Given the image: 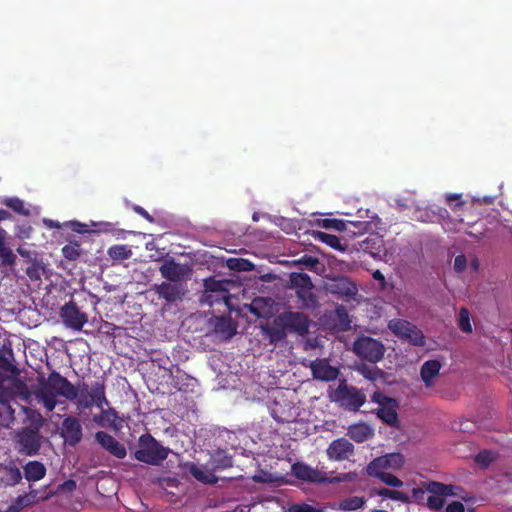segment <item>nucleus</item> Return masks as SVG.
Wrapping results in <instances>:
<instances>
[{
	"label": "nucleus",
	"mask_w": 512,
	"mask_h": 512,
	"mask_svg": "<svg viewBox=\"0 0 512 512\" xmlns=\"http://www.w3.org/2000/svg\"><path fill=\"white\" fill-rule=\"evenodd\" d=\"M33 393L49 413L56 408L58 397H64L69 401L77 400L80 409H90L94 405L102 408L103 404L108 405L104 380L94 382L89 391V386L85 382L76 387L57 371H52L46 378H38V388Z\"/></svg>",
	"instance_id": "nucleus-1"
},
{
	"label": "nucleus",
	"mask_w": 512,
	"mask_h": 512,
	"mask_svg": "<svg viewBox=\"0 0 512 512\" xmlns=\"http://www.w3.org/2000/svg\"><path fill=\"white\" fill-rule=\"evenodd\" d=\"M47 469L40 461H29L23 466L24 478L28 482H37L46 476Z\"/></svg>",
	"instance_id": "nucleus-21"
},
{
	"label": "nucleus",
	"mask_w": 512,
	"mask_h": 512,
	"mask_svg": "<svg viewBox=\"0 0 512 512\" xmlns=\"http://www.w3.org/2000/svg\"><path fill=\"white\" fill-rule=\"evenodd\" d=\"M206 286L210 289V290H216V287H210L208 284H206Z\"/></svg>",
	"instance_id": "nucleus-63"
},
{
	"label": "nucleus",
	"mask_w": 512,
	"mask_h": 512,
	"mask_svg": "<svg viewBox=\"0 0 512 512\" xmlns=\"http://www.w3.org/2000/svg\"><path fill=\"white\" fill-rule=\"evenodd\" d=\"M312 236L315 240L325 243L326 245L335 250H344V247L341 245L340 239L336 235L322 231H313Z\"/></svg>",
	"instance_id": "nucleus-29"
},
{
	"label": "nucleus",
	"mask_w": 512,
	"mask_h": 512,
	"mask_svg": "<svg viewBox=\"0 0 512 512\" xmlns=\"http://www.w3.org/2000/svg\"><path fill=\"white\" fill-rule=\"evenodd\" d=\"M104 406H107V405H106V404H103V406H102V407H104ZM100 409L102 410V413H101V414H102V416H103V417H107L108 419H109L110 417H113V418H116V417H117V412H116V410H115V409H113V408H108V409H106V410H105V409H103V408H100Z\"/></svg>",
	"instance_id": "nucleus-56"
},
{
	"label": "nucleus",
	"mask_w": 512,
	"mask_h": 512,
	"mask_svg": "<svg viewBox=\"0 0 512 512\" xmlns=\"http://www.w3.org/2000/svg\"><path fill=\"white\" fill-rule=\"evenodd\" d=\"M365 504V499L359 496H351L339 502V509L343 511H355L362 508Z\"/></svg>",
	"instance_id": "nucleus-34"
},
{
	"label": "nucleus",
	"mask_w": 512,
	"mask_h": 512,
	"mask_svg": "<svg viewBox=\"0 0 512 512\" xmlns=\"http://www.w3.org/2000/svg\"><path fill=\"white\" fill-rule=\"evenodd\" d=\"M14 387L22 399L27 400L30 397L31 392L29 391L28 386L22 380H16Z\"/></svg>",
	"instance_id": "nucleus-47"
},
{
	"label": "nucleus",
	"mask_w": 512,
	"mask_h": 512,
	"mask_svg": "<svg viewBox=\"0 0 512 512\" xmlns=\"http://www.w3.org/2000/svg\"><path fill=\"white\" fill-rule=\"evenodd\" d=\"M3 380L4 377L0 378V404L8 407L13 412L10 403L14 399V393L10 388L3 385Z\"/></svg>",
	"instance_id": "nucleus-41"
},
{
	"label": "nucleus",
	"mask_w": 512,
	"mask_h": 512,
	"mask_svg": "<svg viewBox=\"0 0 512 512\" xmlns=\"http://www.w3.org/2000/svg\"><path fill=\"white\" fill-rule=\"evenodd\" d=\"M291 473L294 477L301 481L315 483V484H327V483H339L344 481H352L356 474L345 473L340 474L337 477L330 478L327 474L317 468H313L304 462H296L291 466Z\"/></svg>",
	"instance_id": "nucleus-3"
},
{
	"label": "nucleus",
	"mask_w": 512,
	"mask_h": 512,
	"mask_svg": "<svg viewBox=\"0 0 512 512\" xmlns=\"http://www.w3.org/2000/svg\"><path fill=\"white\" fill-rule=\"evenodd\" d=\"M77 487L76 481L73 479H68L64 481L63 483L59 484L58 491H67V492H73Z\"/></svg>",
	"instance_id": "nucleus-51"
},
{
	"label": "nucleus",
	"mask_w": 512,
	"mask_h": 512,
	"mask_svg": "<svg viewBox=\"0 0 512 512\" xmlns=\"http://www.w3.org/2000/svg\"><path fill=\"white\" fill-rule=\"evenodd\" d=\"M347 434L355 442L362 443L373 435V431L369 425L365 423H357L349 426Z\"/></svg>",
	"instance_id": "nucleus-26"
},
{
	"label": "nucleus",
	"mask_w": 512,
	"mask_h": 512,
	"mask_svg": "<svg viewBox=\"0 0 512 512\" xmlns=\"http://www.w3.org/2000/svg\"><path fill=\"white\" fill-rule=\"evenodd\" d=\"M331 292L341 297L352 298L357 293V287L348 278L342 277L331 286Z\"/></svg>",
	"instance_id": "nucleus-25"
},
{
	"label": "nucleus",
	"mask_w": 512,
	"mask_h": 512,
	"mask_svg": "<svg viewBox=\"0 0 512 512\" xmlns=\"http://www.w3.org/2000/svg\"><path fill=\"white\" fill-rule=\"evenodd\" d=\"M163 278L170 282L182 283L190 273V269L186 265L176 262L174 259L165 260L159 268Z\"/></svg>",
	"instance_id": "nucleus-13"
},
{
	"label": "nucleus",
	"mask_w": 512,
	"mask_h": 512,
	"mask_svg": "<svg viewBox=\"0 0 512 512\" xmlns=\"http://www.w3.org/2000/svg\"><path fill=\"white\" fill-rule=\"evenodd\" d=\"M102 225H103V231H105V232L113 231L112 223L104 222V223H102Z\"/></svg>",
	"instance_id": "nucleus-60"
},
{
	"label": "nucleus",
	"mask_w": 512,
	"mask_h": 512,
	"mask_svg": "<svg viewBox=\"0 0 512 512\" xmlns=\"http://www.w3.org/2000/svg\"><path fill=\"white\" fill-rule=\"evenodd\" d=\"M59 316L62 323L74 331H81L84 325L88 322V316L85 312L81 311L76 302L70 300L65 303L59 311Z\"/></svg>",
	"instance_id": "nucleus-9"
},
{
	"label": "nucleus",
	"mask_w": 512,
	"mask_h": 512,
	"mask_svg": "<svg viewBox=\"0 0 512 512\" xmlns=\"http://www.w3.org/2000/svg\"><path fill=\"white\" fill-rule=\"evenodd\" d=\"M260 302H262V299H255V300L252 302V304L250 305V312H251L252 314H254L255 316H257V317H261V316H262L261 312H260V311L258 310V308H257V305H258V303H260Z\"/></svg>",
	"instance_id": "nucleus-57"
},
{
	"label": "nucleus",
	"mask_w": 512,
	"mask_h": 512,
	"mask_svg": "<svg viewBox=\"0 0 512 512\" xmlns=\"http://www.w3.org/2000/svg\"><path fill=\"white\" fill-rule=\"evenodd\" d=\"M159 299L167 303H176L182 301L187 293V288L183 283L164 281L155 284L152 288Z\"/></svg>",
	"instance_id": "nucleus-11"
},
{
	"label": "nucleus",
	"mask_w": 512,
	"mask_h": 512,
	"mask_svg": "<svg viewBox=\"0 0 512 512\" xmlns=\"http://www.w3.org/2000/svg\"><path fill=\"white\" fill-rule=\"evenodd\" d=\"M1 481L6 486H16L23 478L20 468L10 459L0 464Z\"/></svg>",
	"instance_id": "nucleus-18"
},
{
	"label": "nucleus",
	"mask_w": 512,
	"mask_h": 512,
	"mask_svg": "<svg viewBox=\"0 0 512 512\" xmlns=\"http://www.w3.org/2000/svg\"><path fill=\"white\" fill-rule=\"evenodd\" d=\"M335 312H336L337 319L340 323V328L342 330L349 329L350 328V320H349V316H348L346 309L343 306H340V307L336 308Z\"/></svg>",
	"instance_id": "nucleus-43"
},
{
	"label": "nucleus",
	"mask_w": 512,
	"mask_h": 512,
	"mask_svg": "<svg viewBox=\"0 0 512 512\" xmlns=\"http://www.w3.org/2000/svg\"><path fill=\"white\" fill-rule=\"evenodd\" d=\"M236 323L231 317H217L214 323V331L224 339H230L236 334Z\"/></svg>",
	"instance_id": "nucleus-22"
},
{
	"label": "nucleus",
	"mask_w": 512,
	"mask_h": 512,
	"mask_svg": "<svg viewBox=\"0 0 512 512\" xmlns=\"http://www.w3.org/2000/svg\"><path fill=\"white\" fill-rule=\"evenodd\" d=\"M461 195L460 194H449L446 197L447 203L452 207L453 210H455L458 207H461L463 205V202L460 201Z\"/></svg>",
	"instance_id": "nucleus-49"
},
{
	"label": "nucleus",
	"mask_w": 512,
	"mask_h": 512,
	"mask_svg": "<svg viewBox=\"0 0 512 512\" xmlns=\"http://www.w3.org/2000/svg\"><path fill=\"white\" fill-rule=\"evenodd\" d=\"M296 296L303 308L313 309L318 306L317 296L312 292V289L296 290Z\"/></svg>",
	"instance_id": "nucleus-30"
},
{
	"label": "nucleus",
	"mask_w": 512,
	"mask_h": 512,
	"mask_svg": "<svg viewBox=\"0 0 512 512\" xmlns=\"http://www.w3.org/2000/svg\"><path fill=\"white\" fill-rule=\"evenodd\" d=\"M11 217V214L3 209H0V221L6 220Z\"/></svg>",
	"instance_id": "nucleus-59"
},
{
	"label": "nucleus",
	"mask_w": 512,
	"mask_h": 512,
	"mask_svg": "<svg viewBox=\"0 0 512 512\" xmlns=\"http://www.w3.org/2000/svg\"><path fill=\"white\" fill-rule=\"evenodd\" d=\"M375 495L382 498H387L395 501L408 502L409 498L407 494L398 490H392L388 488H378L374 491Z\"/></svg>",
	"instance_id": "nucleus-33"
},
{
	"label": "nucleus",
	"mask_w": 512,
	"mask_h": 512,
	"mask_svg": "<svg viewBox=\"0 0 512 512\" xmlns=\"http://www.w3.org/2000/svg\"><path fill=\"white\" fill-rule=\"evenodd\" d=\"M333 399L349 410L358 411L366 402V395L358 388L342 382L334 391Z\"/></svg>",
	"instance_id": "nucleus-7"
},
{
	"label": "nucleus",
	"mask_w": 512,
	"mask_h": 512,
	"mask_svg": "<svg viewBox=\"0 0 512 512\" xmlns=\"http://www.w3.org/2000/svg\"><path fill=\"white\" fill-rule=\"evenodd\" d=\"M440 369L441 363L438 360H428L423 363L420 375L426 387H431L434 384L433 379L439 375Z\"/></svg>",
	"instance_id": "nucleus-24"
},
{
	"label": "nucleus",
	"mask_w": 512,
	"mask_h": 512,
	"mask_svg": "<svg viewBox=\"0 0 512 512\" xmlns=\"http://www.w3.org/2000/svg\"><path fill=\"white\" fill-rule=\"evenodd\" d=\"M301 262L310 269L315 268L319 264L318 258L308 255H304L301 259Z\"/></svg>",
	"instance_id": "nucleus-54"
},
{
	"label": "nucleus",
	"mask_w": 512,
	"mask_h": 512,
	"mask_svg": "<svg viewBox=\"0 0 512 512\" xmlns=\"http://www.w3.org/2000/svg\"><path fill=\"white\" fill-rule=\"evenodd\" d=\"M170 452V448L163 446L150 433H144L138 438V448L133 453V458L148 465L159 466Z\"/></svg>",
	"instance_id": "nucleus-2"
},
{
	"label": "nucleus",
	"mask_w": 512,
	"mask_h": 512,
	"mask_svg": "<svg viewBox=\"0 0 512 512\" xmlns=\"http://www.w3.org/2000/svg\"><path fill=\"white\" fill-rule=\"evenodd\" d=\"M3 204L20 215L28 216L30 214L29 209L25 207L24 201L17 197L7 198L3 201Z\"/></svg>",
	"instance_id": "nucleus-36"
},
{
	"label": "nucleus",
	"mask_w": 512,
	"mask_h": 512,
	"mask_svg": "<svg viewBox=\"0 0 512 512\" xmlns=\"http://www.w3.org/2000/svg\"><path fill=\"white\" fill-rule=\"evenodd\" d=\"M291 286L296 290L313 289V283L310 276L306 273H292L290 275Z\"/></svg>",
	"instance_id": "nucleus-31"
},
{
	"label": "nucleus",
	"mask_w": 512,
	"mask_h": 512,
	"mask_svg": "<svg viewBox=\"0 0 512 512\" xmlns=\"http://www.w3.org/2000/svg\"><path fill=\"white\" fill-rule=\"evenodd\" d=\"M61 435L70 446L77 445L82 439V426L79 419L67 416L62 422Z\"/></svg>",
	"instance_id": "nucleus-14"
},
{
	"label": "nucleus",
	"mask_w": 512,
	"mask_h": 512,
	"mask_svg": "<svg viewBox=\"0 0 512 512\" xmlns=\"http://www.w3.org/2000/svg\"><path fill=\"white\" fill-rule=\"evenodd\" d=\"M494 460H495V455L493 452H491L489 450L480 451L475 456V462L484 468L488 467L492 462H494Z\"/></svg>",
	"instance_id": "nucleus-42"
},
{
	"label": "nucleus",
	"mask_w": 512,
	"mask_h": 512,
	"mask_svg": "<svg viewBox=\"0 0 512 512\" xmlns=\"http://www.w3.org/2000/svg\"><path fill=\"white\" fill-rule=\"evenodd\" d=\"M0 371H4L11 374L18 373V369L14 364V353L11 344H3L0 348ZM3 377L0 372V378Z\"/></svg>",
	"instance_id": "nucleus-20"
},
{
	"label": "nucleus",
	"mask_w": 512,
	"mask_h": 512,
	"mask_svg": "<svg viewBox=\"0 0 512 512\" xmlns=\"http://www.w3.org/2000/svg\"><path fill=\"white\" fill-rule=\"evenodd\" d=\"M445 504L443 497L430 495L427 498V507L432 511H440Z\"/></svg>",
	"instance_id": "nucleus-46"
},
{
	"label": "nucleus",
	"mask_w": 512,
	"mask_h": 512,
	"mask_svg": "<svg viewBox=\"0 0 512 512\" xmlns=\"http://www.w3.org/2000/svg\"><path fill=\"white\" fill-rule=\"evenodd\" d=\"M35 497L36 492L34 491H31L30 494L19 495L4 512H21L34 502Z\"/></svg>",
	"instance_id": "nucleus-27"
},
{
	"label": "nucleus",
	"mask_w": 512,
	"mask_h": 512,
	"mask_svg": "<svg viewBox=\"0 0 512 512\" xmlns=\"http://www.w3.org/2000/svg\"><path fill=\"white\" fill-rule=\"evenodd\" d=\"M459 489L460 488L455 485L445 484L444 497L445 496H457L458 493L456 490H459Z\"/></svg>",
	"instance_id": "nucleus-55"
},
{
	"label": "nucleus",
	"mask_w": 512,
	"mask_h": 512,
	"mask_svg": "<svg viewBox=\"0 0 512 512\" xmlns=\"http://www.w3.org/2000/svg\"><path fill=\"white\" fill-rule=\"evenodd\" d=\"M108 256L112 260H126L132 256V251L127 245H113L109 247Z\"/></svg>",
	"instance_id": "nucleus-32"
},
{
	"label": "nucleus",
	"mask_w": 512,
	"mask_h": 512,
	"mask_svg": "<svg viewBox=\"0 0 512 512\" xmlns=\"http://www.w3.org/2000/svg\"><path fill=\"white\" fill-rule=\"evenodd\" d=\"M388 328L399 338L414 346L425 345L423 332L413 323L404 319H393L388 323Z\"/></svg>",
	"instance_id": "nucleus-5"
},
{
	"label": "nucleus",
	"mask_w": 512,
	"mask_h": 512,
	"mask_svg": "<svg viewBox=\"0 0 512 512\" xmlns=\"http://www.w3.org/2000/svg\"><path fill=\"white\" fill-rule=\"evenodd\" d=\"M373 400L379 404L377 416L386 424L396 426L398 423L397 402L395 399L375 393Z\"/></svg>",
	"instance_id": "nucleus-12"
},
{
	"label": "nucleus",
	"mask_w": 512,
	"mask_h": 512,
	"mask_svg": "<svg viewBox=\"0 0 512 512\" xmlns=\"http://www.w3.org/2000/svg\"><path fill=\"white\" fill-rule=\"evenodd\" d=\"M345 233L350 237L362 235L372 229L369 221H346Z\"/></svg>",
	"instance_id": "nucleus-28"
},
{
	"label": "nucleus",
	"mask_w": 512,
	"mask_h": 512,
	"mask_svg": "<svg viewBox=\"0 0 512 512\" xmlns=\"http://www.w3.org/2000/svg\"><path fill=\"white\" fill-rule=\"evenodd\" d=\"M405 464V457L399 452L387 453L374 458L365 468L366 475L381 472H396Z\"/></svg>",
	"instance_id": "nucleus-6"
},
{
	"label": "nucleus",
	"mask_w": 512,
	"mask_h": 512,
	"mask_svg": "<svg viewBox=\"0 0 512 512\" xmlns=\"http://www.w3.org/2000/svg\"><path fill=\"white\" fill-rule=\"evenodd\" d=\"M310 368L313 377L321 381H333L339 374L338 368L331 366L328 359H316L311 362Z\"/></svg>",
	"instance_id": "nucleus-17"
},
{
	"label": "nucleus",
	"mask_w": 512,
	"mask_h": 512,
	"mask_svg": "<svg viewBox=\"0 0 512 512\" xmlns=\"http://www.w3.org/2000/svg\"><path fill=\"white\" fill-rule=\"evenodd\" d=\"M232 464H231V460L230 459H226L225 462L223 463L222 467L223 468H226V467H230Z\"/></svg>",
	"instance_id": "nucleus-61"
},
{
	"label": "nucleus",
	"mask_w": 512,
	"mask_h": 512,
	"mask_svg": "<svg viewBox=\"0 0 512 512\" xmlns=\"http://www.w3.org/2000/svg\"><path fill=\"white\" fill-rule=\"evenodd\" d=\"M100 418H101V416H99V417H98V416H95V417H94V421H95V422H99V421H100Z\"/></svg>",
	"instance_id": "nucleus-62"
},
{
	"label": "nucleus",
	"mask_w": 512,
	"mask_h": 512,
	"mask_svg": "<svg viewBox=\"0 0 512 512\" xmlns=\"http://www.w3.org/2000/svg\"><path fill=\"white\" fill-rule=\"evenodd\" d=\"M277 323L284 326L287 333L304 336L309 331L310 319L302 312L284 311L277 316Z\"/></svg>",
	"instance_id": "nucleus-8"
},
{
	"label": "nucleus",
	"mask_w": 512,
	"mask_h": 512,
	"mask_svg": "<svg viewBox=\"0 0 512 512\" xmlns=\"http://www.w3.org/2000/svg\"><path fill=\"white\" fill-rule=\"evenodd\" d=\"M446 512H465V507L460 501H453L447 505Z\"/></svg>",
	"instance_id": "nucleus-53"
},
{
	"label": "nucleus",
	"mask_w": 512,
	"mask_h": 512,
	"mask_svg": "<svg viewBox=\"0 0 512 512\" xmlns=\"http://www.w3.org/2000/svg\"><path fill=\"white\" fill-rule=\"evenodd\" d=\"M186 470L193 478L203 484H215L218 481V478L214 473L207 471L204 467L195 463H187Z\"/></svg>",
	"instance_id": "nucleus-23"
},
{
	"label": "nucleus",
	"mask_w": 512,
	"mask_h": 512,
	"mask_svg": "<svg viewBox=\"0 0 512 512\" xmlns=\"http://www.w3.org/2000/svg\"><path fill=\"white\" fill-rule=\"evenodd\" d=\"M82 253L80 244L77 242L69 243L62 248L63 256L68 260H77Z\"/></svg>",
	"instance_id": "nucleus-40"
},
{
	"label": "nucleus",
	"mask_w": 512,
	"mask_h": 512,
	"mask_svg": "<svg viewBox=\"0 0 512 512\" xmlns=\"http://www.w3.org/2000/svg\"><path fill=\"white\" fill-rule=\"evenodd\" d=\"M291 512H321V510H319L309 504L302 503V504H297V505L292 506Z\"/></svg>",
	"instance_id": "nucleus-48"
},
{
	"label": "nucleus",
	"mask_w": 512,
	"mask_h": 512,
	"mask_svg": "<svg viewBox=\"0 0 512 512\" xmlns=\"http://www.w3.org/2000/svg\"><path fill=\"white\" fill-rule=\"evenodd\" d=\"M358 371L364 378L371 381H376L383 376V371L376 366L362 364L359 366Z\"/></svg>",
	"instance_id": "nucleus-38"
},
{
	"label": "nucleus",
	"mask_w": 512,
	"mask_h": 512,
	"mask_svg": "<svg viewBox=\"0 0 512 512\" xmlns=\"http://www.w3.org/2000/svg\"><path fill=\"white\" fill-rule=\"evenodd\" d=\"M458 326L462 332L471 333L472 325L470 322V313L466 307L459 310Z\"/></svg>",
	"instance_id": "nucleus-39"
},
{
	"label": "nucleus",
	"mask_w": 512,
	"mask_h": 512,
	"mask_svg": "<svg viewBox=\"0 0 512 512\" xmlns=\"http://www.w3.org/2000/svg\"><path fill=\"white\" fill-rule=\"evenodd\" d=\"M262 333L268 339L270 345H278L283 342L287 337V332L284 326L277 323V316L273 320L272 326H263Z\"/></svg>",
	"instance_id": "nucleus-19"
},
{
	"label": "nucleus",
	"mask_w": 512,
	"mask_h": 512,
	"mask_svg": "<svg viewBox=\"0 0 512 512\" xmlns=\"http://www.w3.org/2000/svg\"><path fill=\"white\" fill-rule=\"evenodd\" d=\"M373 278L375 280H378V281H381V282H384L385 281V277L384 275L382 274V272L380 270H375L372 274Z\"/></svg>",
	"instance_id": "nucleus-58"
},
{
	"label": "nucleus",
	"mask_w": 512,
	"mask_h": 512,
	"mask_svg": "<svg viewBox=\"0 0 512 512\" xmlns=\"http://www.w3.org/2000/svg\"><path fill=\"white\" fill-rule=\"evenodd\" d=\"M228 265H229L230 268L237 269V270H240V271H248L252 267V264L248 260L236 259V258L235 259H229L228 260Z\"/></svg>",
	"instance_id": "nucleus-45"
},
{
	"label": "nucleus",
	"mask_w": 512,
	"mask_h": 512,
	"mask_svg": "<svg viewBox=\"0 0 512 512\" xmlns=\"http://www.w3.org/2000/svg\"><path fill=\"white\" fill-rule=\"evenodd\" d=\"M354 455V445L346 438H338L330 443L327 456L331 460L344 461Z\"/></svg>",
	"instance_id": "nucleus-15"
},
{
	"label": "nucleus",
	"mask_w": 512,
	"mask_h": 512,
	"mask_svg": "<svg viewBox=\"0 0 512 512\" xmlns=\"http://www.w3.org/2000/svg\"><path fill=\"white\" fill-rule=\"evenodd\" d=\"M466 266H467V260H466L465 255L461 254V255H458L455 257L454 269L457 272H462L463 270H465Z\"/></svg>",
	"instance_id": "nucleus-50"
},
{
	"label": "nucleus",
	"mask_w": 512,
	"mask_h": 512,
	"mask_svg": "<svg viewBox=\"0 0 512 512\" xmlns=\"http://www.w3.org/2000/svg\"><path fill=\"white\" fill-rule=\"evenodd\" d=\"M132 209L135 213L142 216L150 223H154L155 220H154L153 216H151L143 207H141L139 205H133Z\"/></svg>",
	"instance_id": "nucleus-52"
},
{
	"label": "nucleus",
	"mask_w": 512,
	"mask_h": 512,
	"mask_svg": "<svg viewBox=\"0 0 512 512\" xmlns=\"http://www.w3.org/2000/svg\"><path fill=\"white\" fill-rule=\"evenodd\" d=\"M371 478L379 479L381 482L394 488H401L404 483L401 479L396 477L392 472H381L368 475Z\"/></svg>",
	"instance_id": "nucleus-35"
},
{
	"label": "nucleus",
	"mask_w": 512,
	"mask_h": 512,
	"mask_svg": "<svg viewBox=\"0 0 512 512\" xmlns=\"http://www.w3.org/2000/svg\"><path fill=\"white\" fill-rule=\"evenodd\" d=\"M41 448V436L38 431L25 428L18 433L16 449L19 454L25 456L37 455Z\"/></svg>",
	"instance_id": "nucleus-10"
},
{
	"label": "nucleus",
	"mask_w": 512,
	"mask_h": 512,
	"mask_svg": "<svg viewBox=\"0 0 512 512\" xmlns=\"http://www.w3.org/2000/svg\"><path fill=\"white\" fill-rule=\"evenodd\" d=\"M95 439L102 448H104L116 458L123 459L126 457L127 451L125 446L109 433L99 431L96 433Z\"/></svg>",
	"instance_id": "nucleus-16"
},
{
	"label": "nucleus",
	"mask_w": 512,
	"mask_h": 512,
	"mask_svg": "<svg viewBox=\"0 0 512 512\" xmlns=\"http://www.w3.org/2000/svg\"><path fill=\"white\" fill-rule=\"evenodd\" d=\"M353 351L359 358L375 364L383 359L385 347L380 340L361 336L354 341Z\"/></svg>",
	"instance_id": "nucleus-4"
},
{
	"label": "nucleus",
	"mask_w": 512,
	"mask_h": 512,
	"mask_svg": "<svg viewBox=\"0 0 512 512\" xmlns=\"http://www.w3.org/2000/svg\"><path fill=\"white\" fill-rule=\"evenodd\" d=\"M426 491L434 496L444 497L445 484L437 481H430L425 486Z\"/></svg>",
	"instance_id": "nucleus-44"
},
{
	"label": "nucleus",
	"mask_w": 512,
	"mask_h": 512,
	"mask_svg": "<svg viewBox=\"0 0 512 512\" xmlns=\"http://www.w3.org/2000/svg\"><path fill=\"white\" fill-rule=\"evenodd\" d=\"M319 225L325 229H333L338 232H345L346 221L335 218H324L318 221Z\"/></svg>",
	"instance_id": "nucleus-37"
}]
</instances>
